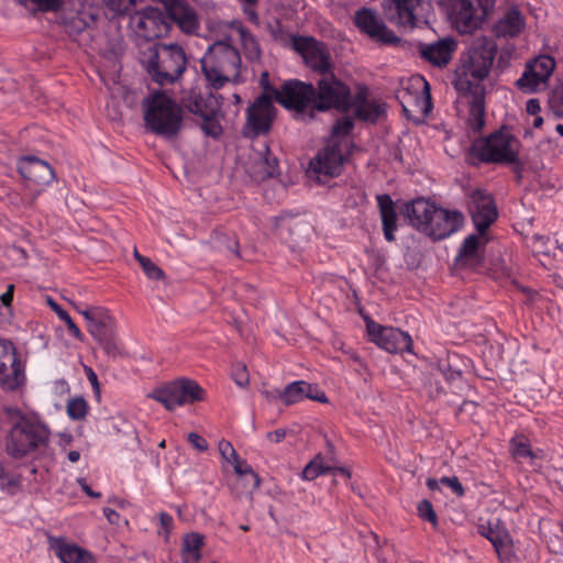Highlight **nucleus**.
<instances>
[{
  "label": "nucleus",
  "instance_id": "22",
  "mask_svg": "<svg viewBox=\"0 0 563 563\" xmlns=\"http://www.w3.org/2000/svg\"><path fill=\"white\" fill-rule=\"evenodd\" d=\"M137 27L146 32L148 37L166 36L170 29L168 11L165 13L158 8L146 7L140 12Z\"/></svg>",
  "mask_w": 563,
  "mask_h": 563
},
{
  "label": "nucleus",
  "instance_id": "21",
  "mask_svg": "<svg viewBox=\"0 0 563 563\" xmlns=\"http://www.w3.org/2000/svg\"><path fill=\"white\" fill-rule=\"evenodd\" d=\"M464 216L457 210H448L435 206L424 233L434 240H443L460 230Z\"/></svg>",
  "mask_w": 563,
  "mask_h": 563
},
{
  "label": "nucleus",
  "instance_id": "63",
  "mask_svg": "<svg viewBox=\"0 0 563 563\" xmlns=\"http://www.w3.org/2000/svg\"><path fill=\"white\" fill-rule=\"evenodd\" d=\"M367 93H368V90L366 87H360L357 92L354 95V97H352L353 106L355 104L357 107L360 104L368 102Z\"/></svg>",
  "mask_w": 563,
  "mask_h": 563
},
{
  "label": "nucleus",
  "instance_id": "58",
  "mask_svg": "<svg viewBox=\"0 0 563 563\" xmlns=\"http://www.w3.org/2000/svg\"><path fill=\"white\" fill-rule=\"evenodd\" d=\"M263 165L264 169L262 178L273 177L277 172L278 161L276 157H271L266 155L263 159Z\"/></svg>",
  "mask_w": 563,
  "mask_h": 563
},
{
  "label": "nucleus",
  "instance_id": "38",
  "mask_svg": "<svg viewBox=\"0 0 563 563\" xmlns=\"http://www.w3.org/2000/svg\"><path fill=\"white\" fill-rule=\"evenodd\" d=\"M71 305L87 321L88 331H91L92 324H97V325L99 324L98 320L103 321L111 314L110 311L103 307L95 306V307L82 308L81 306H79L73 301H71Z\"/></svg>",
  "mask_w": 563,
  "mask_h": 563
},
{
  "label": "nucleus",
  "instance_id": "12",
  "mask_svg": "<svg viewBox=\"0 0 563 563\" xmlns=\"http://www.w3.org/2000/svg\"><path fill=\"white\" fill-rule=\"evenodd\" d=\"M18 170L29 189H34L27 206L33 207L37 197L43 192L44 187L55 179L52 166L35 156H24L18 162Z\"/></svg>",
  "mask_w": 563,
  "mask_h": 563
},
{
  "label": "nucleus",
  "instance_id": "8",
  "mask_svg": "<svg viewBox=\"0 0 563 563\" xmlns=\"http://www.w3.org/2000/svg\"><path fill=\"white\" fill-rule=\"evenodd\" d=\"M313 92L314 85L298 79L286 80L280 89L268 88L273 100L286 109L295 110L297 118L308 117L309 120L314 118Z\"/></svg>",
  "mask_w": 563,
  "mask_h": 563
},
{
  "label": "nucleus",
  "instance_id": "26",
  "mask_svg": "<svg viewBox=\"0 0 563 563\" xmlns=\"http://www.w3.org/2000/svg\"><path fill=\"white\" fill-rule=\"evenodd\" d=\"M435 206V203L424 198L413 199L405 205V217L410 225L424 232Z\"/></svg>",
  "mask_w": 563,
  "mask_h": 563
},
{
  "label": "nucleus",
  "instance_id": "57",
  "mask_svg": "<svg viewBox=\"0 0 563 563\" xmlns=\"http://www.w3.org/2000/svg\"><path fill=\"white\" fill-rule=\"evenodd\" d=\"M424 390L431 400H435L443 394V387L441 386L440 382L432 377H430L426 383Z\"/></svg>",
  "mask_w": 563,
  "mask_h": 563
},
{
  "label": "nucleus",
  "instance_id": "53",
  "mask_svg": "<svg viewBox=\"0 0 563 563\" xmlns=\"http://www.w3.org/2000/svg\"><path fill=\"white\" fill-rule=\"evenodd\" d=\"M354 126V122L350 117H342L334 123L331 134L332 136L347 135Z\"/></svg>",
  "mask_w": 563,
  "mask_h": 563
},
{
  "label": "nucleus",
  "instance_id": "20",
  "mask_svg": "<svg viewBox=\"0 0 563 563\" xmlns=\"http://www.w3.org/2000/svg\"><path fill=\"white\" fill-rule=\"evenodd\" d=\"M98 321L99 324H92L89 333L106 355L113 360L128 356V353L118 336L117 322L112 314L103 321Z\"/></svg>",
  "mask_w": 563,
  "mask_h": 563
},
{
  "label": "nucleus",
  "instance_id": "23",
  "mask_svg": "<svg viewBox=\"0 0 563 563\" xmlns=\"http://www.w3.org/2000/svg\"><path fill=\"white\" fill-rule=\"evenodd\" d=\"M456 47L457 43L453 37H444L431 44L420 43L418 51L423 59L441 68L450 63Z\"/></svg>",
  "mask_w": 563,
  "mask_h": 563
},
{
  "label": "nucleus",
  "instance_id": "44",
  "mask_svg": "<svg viewBox=\"0 0 563 563\" xmlns=\"http://www.w3.org/2000/svg\"><path fill=\"white\" fill-rule=\"evenodd\" d=\"M548 107L555 118H563V84L556 85L551 89Z\"/></svg>",
  "mask_w": 563,
  "mask_h": 563
},
{
  "label": "nucleus",
  "instance_id": "25",
  "mask_svg": "<svg viewBox=\"0 0 563 563\" xmlns=\"http://www.w3.org/2000/svg\"><path fill=\"white\" fill-rule=\"evenodd\" d=\"M391 5L387 12L389 22L399 27L413 29L417 26L416 8L422 0H390Z\"/></svg>",
  "mask_w": 563,
  "mask_h": 563
},
{
  "label": "nucleus",
  "instance_id": "13",
  "mask_svg": "<svg viewBox=\"0 0 563 563\" xmlns=\"http://www.w3.org/2000/svg\"><path fill=\"white\" fill-rule=\"evenodd\" d=\"M292 47L299 53L305 64L320 77L333 71L331 54L325 43L312 36H292Z\"/></svg>",
  "mask_w": 563,
  "mask_h": 563
},
{
  "label": "nucleus",
  "instance_id": "19",
  "mask_svg": "<svg viewBox=\"0 0 563 563\" xmlns=\"http://www.w3.org/2000/svg\"><path fill=\"white\" fill-rule=\"evenodd\" d=\"M344 156L340 145H327L318 152L316 157L310 161L308 174L311 178L322 181L321 177H336L341 174Z\"/></svg>",
  "mask_w": 563,
  "mask_h": 563
},
{
  "label": "nucleus",
  "instance_id": "18",
  "mask_svg": "<svg viewBox=\"0 0 563 563\" xmlns=\"http://www.w3.org/2000/svg\"><path fill=\"white\" fill-rule=\"evenodd\" d=\"M366 329L371 340L389 353H402L411 350V336L399 329L382 327L374 321H368Z\"/></svg>",
  "mask_w": 563,
  "mask_h": 563
},
{
  "label": "nucleus",
  "instance_id": "40",
  "mask_svg": "<svg viewBox=\"0 0 563 563\" xmlns=\"http://www.w3.org/2000/svg\"><path fill=\"white\" fill-rule=\"evenodd\" d=\"M66 411L71 420L81 421L89 412V405L82 396H75L67 401Z\"/></svg>",
  "mask_w": 563,
  "mask_h": 563
},
{
  "label": "nucleus",
  "instance_id": "3",
  "mask_svg": "<svg viewBox=\"0 0 563 563\" xmlns=\"http://www.w3.org/2000/svg\"><path fill=\"white\" fill-rule=\"evenodd\" d=\"M143 106L144 121L152 133L170 139L180 132L183 126L181 107L165 92H154L143 100Z\"/></svg>",
  "mask_w": 563,
  "mask_h": 563
},
{
  "label": "nucleus",
  "instance_id": "2",
  "mask_svg": "<svg viewBox=\"0 0 563 563\" xmlns=\"http://www.w3.org/2000/svg\"><path fill=\"white\" fill-rule=\"evenodd\" d=\"M143 64L161 86L174 84L186 70L187 56L178 44L155 43L143 53Z\"/></svg>",
  "mask_w": 563,
  "mask_h": 563
},
{
  "label": "nucleus",
  "instance_id": "5",
  "mask_svg": "<svg viewBox=\"0 0 563 563\" xmlns=\"http://www.w3.org/2000/svg\"><path fill=\"white\" fill-rule=\"evenodd\" d=\"M519 146L520 141L506 126H501L487 137L476 140L470 148V154L479 163L506 165L516 162Z\"/></svg>",
  "mask_w": 563,
  "mask_h": 563
},
{
  "label": "nucleus",
  "instance_id": "46",
  "mask_svg": "<svg viewBox=\"0 0 563 563\" xmlns=\"http://www.w3.org/2000/svg\"><path fill=\"white\" fill-rule=\"evenodd\" d=\"M495 551L501 563H509L514 560V545L508 534H504L503 539H498Z\"/></svg>",
  "mask_w": 563,
  "mask_h": 563
},
{
  "label": "nucleus",
  "instance_id": "24",
  "mask_svg": "<svg viewBox=\"0 0 563 563\" xmlns=\"http://www.w3.org/2000/svg\"><path fill=\"white\" fill-rule=\"evenodd\" d=\"M167 10L170 23L175 22L183 32L192 34L199 29L195 10L183 0H168Z\"/></svg>",
  "mask_w": 563,
  "mask_h": 563
},
{
  "label": "nucleus",
  "instance_id": "9",
  "mask_svg": "<svg viewBox=\"0 0 563 563\" xmlns=\"http://www.w3.org/2000/svg\"><path fill=\"white\" fill-rule=\"evenodd\" d=\"M205 389L194 379L178 378L154 389L147 397L161 402L167 410L205 400Z\"/></svg>",
  "mask_w": 563,
  "mask_h": 563
},
{
  "label": "nucleus",
  "instance_id": "64",
  "mask_svg": "<svg viewBox=\"0 0 563 563\" xmlns=\"http://www.w3.org/2000/svg\"><path fill=\"white\" fill-rule=\"evenodd\" d=\"M159 522L162 528L165 530L166 536L170 532L173 528V518L167 512L159 514Z\"/></svg>",
  "mask_w": 563,
  "mask_h": 563
},
{
  "label": "nucleus",
  "instance_id": "16",
  "mask_svg": "<svg viewBox=\"0 0 563 563\" xmlns=\"http://www.w3.org/2000/svg\"><path fill=\"white\" fill-rule=\"evenodd\" d=\"M396 98L401 104L402 112L407 119L420 123L432 110L430 86L422 80L420 91H411L409 88L397 91Z\"/></svg>",
  "mask_w": 563,
  "mask_h": 563
},
{
  "label": "nucleus",
  "instance_id": "43",
  "mask_svg": "<svg viewBox=\"0 0 563 563\" xmlns=\"http://www.w3.org/2000/svg\"><path fill=\"white\" fill-rule=\"evenodd\" d=\"M234 472L239 476H250L251 478V487L250 493L252 494L255 489L260 487L261 478L257 473L254 472V470L246 463V461L241 460L240 457L236 459V462L232 463Z\"/></svg>",
  "mask_w": 563,
  "mask_h": 563
},
{
  "label": "nucleus",
  "instance_id": "60",
  "mask_svg": "<svg viewBox=\"0 0 563 563\" xmlns=\"http://www.w3.org/2000/svg\"><path fill=\"white\" fill-rule=\"evenodd\" d=\"M37 4L38 9L43 12H55L62 7L63 0H31Z\"/></svg>",
  "mask_w": 563,
  "mask_h": 563
},
{
  "label": "nucleus",
  "instance_id": "7",
  "mask_svg": "<svg viewBox=\"0 0 563 563\" xmlns=\"http://www.w3.org/2000/svg\"><path fill=\"white\" fill-rule=\"evenodd\" d=\"M352 108L351 89L333 71L321 76L317 80L313 92L314 112L336 110L338 112L346 113Z\"/></svg>",
  "mask_w": 563,
  "mask_h": 563
},
{
  "label": "nucleus",
  "instance_id": "35",
  "mask_svg": "<svg viewBox=\"0 0 563 563\" xmlns=\"http://www.w3.org/2000/svg\"><path fill=\"white\" fill-rule=\"evenodd\" d=\"M180 103L189 112L199 117L213 108L197 88L184 91Z\"/></svg>",
  "mask_w": 563,
  "mask_h": 563
},
{
  "label": "nucleus",
  "instance_id": "55",
  "mask_svg": "<svg viewBox=\"0 0 563 563\" xmlns=\"http://www.w3.org/2000/svg\"><path fill=\"white\" fill-rule=\"evenodd\" d=\"M219 452L221 454V457L230 463L232 465L233 462H236V459L239 457L235 449L231 444V442L227 440H221L218 444Z\"/></svg>",
  "mask_w": 563,
  "mask_h": 563
},
{
  "label": "nucleus",
  "instance_id": "1",
  "mask_svg": "<svg viewBox=\"0 0 563 563\" xmlns=\"http://www.w3.org/2000/svg\"><path fill=\"white\" fill-rule=\"evenodd\" d=\"M497 49L495 40L478 36L461 53L453 79L460 93L467 95L475 87H482L481 81L488 77Z\"/></svg>",
  "mask_w": 563,
  "mask_h": 563
},
{
  "label": "nucleus",
  "instance_id": "50",
  "mask_svg": "<svg viewBox=\"0 0 563 563\" xmlns=\"http://www.w3.org/2000/svg\"><path fill=\"white\" fill-rule=\"evenodd\" d=\"M418 514L421 519L429 521L433 528L438 527V516L429 500L423 499L419 503Z\"/></svg>",
  "mask_w": 563,
  "mask_h": 563
},
{
  "label": "nucleus",
  "instance_id": "6",
  "mask_svg": "<svg viewBox=\"0 0 563 563\" xmlns=\"http://www.w3.org/2000/svg\"><path fill=\"white\" fill-rule=\"evenodd\" d=\"M49 430L43 423L19 416L7 440V452L14 459H22L48 442Z\"/></svg>",
  "mask_w": 563,
  "mask_h": 563
},
{
  "label": "nucleus",
  "instance_id": "42",
  "mask_svg": "<svg viewBox=\"0 0 563 563\" xmlns=\"http://www.w3.org/2000/svg\"><path fill=\"white\" fill-rule=\"evenodd\" d=\"M216 113L217 110L212 108L201 115V130L207 136H211L213 139L220 137L223 132L222 126L216 117Z\"/></svg>",
  "mask_w": 563,
  "mask_h": 563
},
{
  "label": "nucleus",
  "instance_id": "41",
  "mask_svg": "<svg viewBox=\"0 0 563 563\" xmlns=\"http://www.w3.org/2000/svg\"><path fill=\"white\" fill-rule=\"evenodd\" d=\"M47 305L57 313L58 318L63 320L67 327L68 332L77 340H82L84 335L77 324L73 321L69 313L64 310L54 299L51 297L46 300Z\"/></svg>",
  "mask_w": 563,
  "mask_h": 563
},
{
  "label": "nucleus",
  "instance_id": "52",
  "mask_svg": "<svg viewBox=\"0 0 563 563\" xmlns=\"http://www.w3.org/2000/svg\"><path fill=\"white\" fill-rule=\"evenodd\" d=\"M141 266L147 278L153 280H163L165 278L164 271L157 266L150 257L143 261Z\"/></svg>",
  "mask_w": 563,
  "mask_h": 563
},
{
  "label": "nucleus",
  "instance_id": "36",
  "mask_svg": "<svg viewBox=\"0 0 563 563\" xmlns=\"http://www.w3.org/2000/svg\"><path fill=\"white\" fill-rule=\"evenodd\" d=\"M236 31L240 35V40L246 59L251 62L260 60L262 56V49L256 37L253 34H251L249 30L241 23L238 24Z\"/></svg>",
  "mask_w": 563,
  "mask_h": 563
},
{
  "label": "nucleus",
  "instance_id": "39",
  "mask_svg": "<svg viewBox=\"0 0 563 563\" xmlns=\"http://www.w3.org/2000/svg\"><path fill=\"white\" fill-rule=\"evenodd\" d=\"M278 399L285 406H291L294 404L303 400V391L301 380H296L288 384L283 390L278 393Z\"/></svg>",
  "mask_w": 563,
  "mask_h": 563
},
{
  "label": "nucleus",
  "instance_id": "4",
  "mask_svg": "<svg viewBox=\"0 0 563 563\" xmlns=\"http://www.w3.org/2000/svg\"><path fill=\"white\" fill-rule=\"evenodd\" d=\"M206 79L214 89L222 88L231 78L240 74L241 56L231 44L218 41L213 43L200 60Z\"/></svg>",
  "mask_w": 563,
  "mask_h": 563
},
{
  "label": "nucleus",
  "instance_id": "30",
  "mask_svg": "<svg viewBox=\"0 0 563 563\" xmlns=\"http://www.w3.org/2000/svg\"><path fill=\"white\" fill-rule=\"evenodd\" d=\"M479 233L470 234L461 245L457 256L455 258V264L461 267H472L475 268L483 263V256L481 255L479 247Z\"/></svg>",
  "mask_w": 563,
  "mask_h": 563
},
{
  "label": "nucleus",
  "instance_id": "51",
  "mask_svg": "<svg viewBox=\"0 0 563 563\" xmlns=\"http://www.w3.org/2000/svg\"><path fill=\"white\" fill-rule=\"evenodd\" d=\"M104 7L113 13V15L125 14L130 7L134 4V0H102Z\"/></svg>",
  "mask_w": 563,
  "mask_h": 563
},
{
  "label": "nucleus",
  "instance_id": "45",
  "mask_svg": "<svg viewBox=\"0 0 563 563\" xmlns=\"http://www.w3.org/2000/svg\"><path fill=\"white\" fill-rule=\"evenodd\" d=\"M331 467L324 466L320 456H317L306 465L301 472V476L303 479L311 481L321 474L329 473Z\"/></svg>",
  "mask_w": 563,
  "mask_h": 563
},
{
  "label": "nucleus",
  "instance_id": "27",
  "mask_svg": "<svg viewBox=\"0 0 563 563\" xmlns=\"http://www.w3.org/2000/svg\"><path fill=\"white\" fill-rule=\"evenodd\" d=\"M51 547L63 563H95L93 556L80 547L64 539H53Z\"/></svg>",
  "mask_w": 563,
  "mask_h": 563
},
{
  "label": "nucleus",
  "instance_id": "61",
  "mask_svg": "<svg viewBox=\"0 0 563 563\" xmlns=\"http://www.w3.org/2000/svg\"><path fill=\"white\" fill-rule=\"evenodd\" d=\"M188 441L190 442V444L196 448L199 452H205L208 450V443L207 441L201 437L199 435L198 433L196 432H190L188 434Z\"/></svg>",
  "mask_w": 563,
  "mask_h": 563
},
{
  "label": "nucleus",
  "instance_id": "62",
  "mask_svg": "<svg viewBox=\"0 0 563 563\" xmlns=\"http://www.w3.org/2000/svg\"><path fill=\"white\" fill-rule=\"evenodd\" d=\"M84 369H85L88 380L90 382V384L92 386L95 395L99 398L100 397V384H99L97 374L93 372V369L90 366L85 365Z\"/></svg>",
  "mask_w": 563,
  "mask_h": 563
},
{
  "label": "nucleus",
  "instance_id": "10",
  "mask_svg": "<svg viewBox=\"0 0 563 563\" xmlns=\"http://www.w3.org/2000/svg\"><path fill=\"white\" fill-rule=\"evenodd\" d=\"M495 7V0H454L452 19L461 34L479 29Z\"/></svg>",
  "mask_w": 563,
  "mask_h": 563
},
{
  "label": "nucleus",
  "instance_id": "54",
  "mask_svg": "<svg viewBox=\"0 0 563 563\" xmlns=\"http://www.w3.org/2000/svg\"><path fill=\"white\" fill-rule=\"evenodd\" d=\"M232 378L240 387H245L250 383V375L245 364L236 363L232 369Z\"/></svg>",
  "mask_w": 563,
  "mask_h": 563
},
{
  "label": "nucleus",
  "instance_id": "11",
  "mask_svg": "<svg viewBox=\"0 0 563 563\" xmlns=\"http://www.w3.org/2000/svg\"><path fill=\"white\" fill-rule=\"evenodd\" d=\"M268 86L265 92L258 96L254 102L246 109V121L242 129V134L246 139H256L260 135L267 134L275 117V107L273 96L268 93Z\"/></svg>",
  "mask_w": 563,
  "mask_h": 563
},
{
  "label": "nucleus",
  "instance_id": "49",
  "mask_svg": "<svg viewBox=\"0 0 563 563\" xmlns=\"http://www.w3.org/2000/svg\"><path fill=\"white\" fill-rule=\"evenodd\" d=\"M303 399H311L321 404H328L329 399L324 391L319 389L316 384L308 383L306 380H301Z\"/></svg>",
  "mask_w": 563,
  "mask_h": 563
},
{
  "label": "nucleus",
  "instance_id": "15",
  "mask_svg": "<svg viewBox=\"0 0 563 563\" xmlns=\"http://www.w3.org/2000/svg\"><path fill=\"white\" fill-rule=\"evenodd\" d=\"M467 209L472 221L481 235L486 232L498 217L494 198L482 189H475L468 194Z\"/></svg>",
  "mask_w": 563,
  "mask_h": 563
},
{
  "label": "nucleus",
  "instance_id": "32",
  "mask_svg": "<svg viewBox=\"0 0 563 563\" xmlns=\"http://www.w3.org/2000/svg\"><path fill=\"white\" fill-rule=\"evenodd\" d=\"M470 95L468 124L474 132H479L485 125V96L483 87H475Z\"/></svg>",
  "mask_w": 563,
  "mask_h": 563
},
{
  "label": "nucleus",
  "instance_id": "37",
  "mask_svg": "<svg viewBox=\"0 0 563 563\" xmlns=\"http://www.w3.org/2000/svg\"><path fill=\"white\" fill-rule=\"evenodd\" d=\"M385 113L386 104L380 102L369 101L355 107L356 118L372 123H375Z\"/></svg>",
  "mask_w": 563,
  "mask_h": 563
},
{
  "label": "nucleus",
  "instance_id": "34",
  "mask_svg": "<svg viewBox=\"0 0 563 563\" xmlns=\"http://www.w3.org/2000/svg\"><path fill=\"white\" fill-rule=\"evenodd\" d=\"M203 536L198 532L187 533L181 542V561L183 563H198L201 558V549L205 544Z\"/></svg>",
  "mask_w": 563,
  "mask_h": 563
},
{
  "label": "nucleus",
  "instance_id": "28",
  "mask_svg": "<svg viewBox=\"0 0 563 563\" xmlns=\"http://www.w3.org/2000/svg\"><path fill=\"white\" fill-rule=\"evenodd\" d=\"M376 200L379 208L384 238L388 242H394L395 232L397 230V213L395 210V203L390 196L387 194L377 195Z\"/></svg>",
  "mask_w": 563,
  "mask_h": 563
},
{
  "label": "nucleus",
  "instance_id": "47",
  "mask_svg": "<svg viewBox=\"0 0 563 563\" xmlns=\"http://www.w3.org/2000/svg\"><path fill=\"white\" fill-rule=\"evenodd\" d=\"M511 453L515 459L529 457L536 459L538 455L532 451L530 443L527 440L511 439L510 441Z\"/></svg>",
  "mask_w": 563,
  "mask_h": 563
},
{
  "label": "nucleus",
  "instance_id": "56",
  "mask_svg": "<svg viewBox=\"0 0 563 563\" xmlns=\"http://www.w3.org/2000/svg\"><path fill=\"white\" fill-rule=\"evenodd\" d=\"M530 246L537 253L549 254L550 249L548 244L550 243V238L541 234H533L529 241Z\"/></svg>",
  "mask_w": 563,
  "mask_h": 563
},
{
  "label": "nucleus",
  "instance_id": "59",
  "mask_svg": "<svg viewBox=\"0 0 563 563\" xmlns=\"http://www.w3.org/2000/svg\"><path fill=\"white\" fill-rule=\"evenodd\" d=\"M440 483L450 487L452 489V492L459 497H462L465 493L461 482L459 481V478L456 476H452V477L444 476L440 479Z\"/></svg>",
  "mask_w": 563,
  "mask_h": 563
},
{
  "label": "nucleus",
  "instance_id": "33",
  "mask_svg": "<svg viewBox=\"0 0 563 563\" xmlns=\"http://www.w3.org/2000/svg\"><path fill=\"white\" fill-rule=\"evenodd\" d=\"M63 25L70 36H76L84 32L91 23L95 16L88 10L69 11L63 14Z\"/></svg>",
  "mask_w": 563,
  "mask_h": 563
},
{
  "label": "nucleus",
  "instance_id": "14",
  "mask_svg": "<svg viewBox=\"0 0 563 563\" xmlns=\"http://www.w3.org/2000/svg\"><path fill=\"white\" fill-rule=\"evenodd\" d=\"M353 23L361 33L380 45L397 46L401 38L379 18L376 10L363 7L355 11Z\"/></svg>",
  "mask_w": 563,
  "mask_h": 563
},
{
  "label": "nucleus",
  "instance_id": "31",
  "mask_svg": "<svg viewBox=\"0 0 563 563\" xmlns=\"http://www.w3.org/2000/svg\"><path fill=\"white\" fill-rule=\"evenodd\" d=\"M555 67V62L550 56H543L537 60L536 69L531 75L525 73L522 77L517 80L519 88L532 87L539 82L547 81L552 75Z\"/></svg>",
  "mask_w": 563,
  "mask_h": 563
},
{
  "label": "nucleus",
  "instance_id": "17",
  "mask_svg": "<svg viewBox=\"0 0 563 563\" xmlns=\"http://www.w3.org/2000/svg\"><path fill=\"white\" fill-rule=\"evenodd\" d=\"M24 380V371L15 347L11 342L0 340V385L5 390H15Z\"/></svg>",
  "mask_w": 563,
  "mask_h": 563
},
{
  "label": "nucleus",
  "instance_id": "29",
  "mask_svg": "<svg viewBox=\"0 0 563 563\" xmlns=\"http://www.w3.org/2000/svg\"><path fill=\"white\" fill-rule=\"evenodd\" d=\"M525 27V20L517 7H511L494 25L493 32L497 37H515Z\"/></svg>",
  "mask_w": 563,
  "mask_h": 563
},
{
  "label": "nucleus",
  "instance_id": "48",
  "mask_svg": "<svg viewBox=\"0 0 563 563\" xmlns=\"http://www.w3.org/2000/svg\"><path fill=\"white\" fill-rule=\"evenodd\" d=\"M506 165L511 166V169L516 175V180L518 184H520L522 180L523 172H526V170L536 172L539 168L537 164H534V165L530 164L528 162L527 157H525V156H522V157L518 156V157H516V162L507 163Z\"/></svg>",
  "mask_w": 563,
  "mask_h": 563
}]
</instances>
